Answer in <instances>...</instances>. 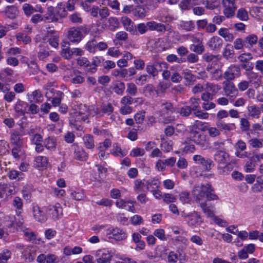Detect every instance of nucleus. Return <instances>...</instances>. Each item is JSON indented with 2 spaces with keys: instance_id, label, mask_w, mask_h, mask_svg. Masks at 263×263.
I'll use <instances>...</instances> for the list:
<instances>
[{
  "instance_id": "1",
  "label": "nucleus",
  "mask_w": 263,
  "mask_h": 263,
  "mask_svg": "<svg viewBox=\"0 0 263 263\" xmlns=\"http://www.w3.org/2000/svg\"><path fill=\"white\" fill-rule=\"evenodd\" d=\"M214 190L209 183L195 185L192 191V195L198 204L218 199V196L213 192Z\"/></svg>"
},
{
  "instance_id": "2",
  "label": "nucleus",
  "mask_w": 263,
  "mask_h": 263,
  "mask_svg": "<svg viewBox=\"0 0 263 263\" xmlns=\"http://www.w3.org/2000/svg\"><path fill=\"white\" fill-rule=\"evenodd\" d=\"M64 17L66 15V12L65 8L62 7L61 5H58L56 8V13L54 8L52 6L48 7L46 13L44 15L43 17L45 21L48 23L56 22L58 21L57 16Z\"/></svg>"
},
{
  "instance_id": "3",
  "label": "nucleus",
  "mask_w": 263,
  "mask_h": 263,
  "mask_svg": "<svg viewBox=\"0 0 263 263\" xmlns=\"http://www.w3.org/2000/svg\"><path fill=\"white\" fill-rule=\"evenodd\" d=\"M190 137L191 140L200 147L205 149L208 147L209 140L205 134L192 129L190 132Z\"/></svg>"
},
{
  "instance_id": "4",
  "label": "nucleus",
  "mask_w": 263,
  "mask_h": 263,
  "mask_svg": "<svg viewBox=\"0 0 263 263\" xmlns=\"http://www.w3.org/2000/svg\"><path fill=\"white\" fill-rule=\"evenodd\" d=\"M106 235L109 238H112L117 241L123 240L127 238L126 232L117 227L109 228L107 229Z\"/></svg>"
},
{
  "instance_id": "5",
  "label": "nucleus",
  "mask_w": 263,
  "mask_h": 263,
  "mask_svg": "<svg viewBox=\"0 0 263 263\" xmlns=\"http://www.w3.org/2000/svg\"><path fill=\"white\" fill-rule=\"evenodd\" d=\"M240 67L236 65H232L223 73V78L225 81H231L240 76Z\"/></svg>"
},
{
  "instance_id": "6",
  "label": "nucleus",
  "mask_w": 263,
  "mask_h": 263,
  "mask_svg": "<svg viewBox=\"0 0 263 263\" xmlns=\"http://www.w3.org/2000/svg\"><path fill=\"white\" fill-rule=\"evenodd\" d=\"M82 28L71 27L67 32V37L69 40L74 43H79L83 39V35L81 32Z\"/></svg>"
},
{
  "instance_id": "7",
  "label": "nucleus",
  "mask_w": 263,
  "mask_h": 263,
  "mask_svg": "<svg viewBox=\"0 0 263 263\" xmlns=\"http://www.w3.org/2000/svg\"><path fill=\"white\" fill-rule=\"evenodd\" d=\"M88 108L84 104H80L79 106V110L71 113V114L73 115V117L75 118L76 121L88 122L89 120H88L87 117Z\"/></svg>"
},
{
  "instance_id": "8",
  "label": "nucleus",
  "mask_w": 263,
  "mask_h": 263,
  "mask_svg": "<svg viewBox=\"0 0 263 263\" xmlns=\"http://www.w3.org/2000/svg\"><path fill=\"white\" fill-rule=\"evenodd\" d=\"M11 204L12 206L15 209L16 215L19 217L17 225L21 226L23 223V219L20 216L23 212V200L20 197L15 196L13 198Z\"/></svg>"
},
{
  "instance_id": "9",
  "label": "nucleus",
  "mask_w": 263,
  "mask_h": 263,
  "mask_svg": "<svg viewBox=\"0 0 263 263\" xmlns=\"http://www.w3.org/2000/svg\"><path fill=\"white\" fill-rule=\"evenodd\" d=\"M222 4L223 7V12L226 17L230 18L234 16L236 10L235 3L230 0H222Z\"/></svg>"
},
{
  "instance_id": "10",
  "label": "nucleus",
  "mask_w": 263,
  "mask_h": 263,
  "mask_svg": "<svg viewBox=\"0 0 263 263\" xmlns=\"http://www.w3.org/2000/svg\"><path fill=\"white\" fill-rule=\"evenodd\" d=\"M222 85L223 92L226 96L232 97L237 95L238 90L234 83L229 81H224Z\"/></svg>"
},
{
  "instance_id": "11",
  "label": "nucleus",
  "mask_w": 263,
  "mask_h": 263,
  "mask_svg": "<svg viewBox=\"0 0 263 263\" xmlns=\"http://www.w3.org/2000/svg\"><path fill=\"white\" fill-rule=\"evenodd\" d=\"M121 22L125 30L132 35H138V32L134 23L130 18L126 16H123L121 18Z\"/></svg>"
},
{
  "instance_id": "12",
  "label": "nucleus",
  "mask_w": 263,
  "mask_h": 263,
  "mask_svg": "<svg viewBox=\"0 0 263 263\" xmlns=\"http://www.w3.org/2000/svg\"><path fill=\"white\" fill-rule=\"evenodd\" d=\"M96 258L97 263H107L111 260L112 255L108 250L102 249L96 252Z\"/></svg>"
},
{
  "instance_id": "13",
  "label": "nucleus",
  "mask_w": 263,
  "mask_h": 263,
  "mask_svg": "<svg viewBox=\"0 0 263 263\" xmlns=\"http://www.w3.org/2000/svg\"><path fill=\"white\" fill-rule=\"evenodd\" d=\"M24 135L22 129L20 131L13 130L11 132L10 142L13 145L16 146L21 147L23 143L22 136Z\"/></svg>"
},
{
  "instance_id": "14",
  "label": "nucleus",
  "mask_w": 263,
  "mask_h": 263,
  "mask_svg": "<svg viewBox=\"0 0 263 263\" xmlns=\"http://www.w3.org/2000/svg\"><path fill=\"white\" fill-rule=\"evenodd\" d=\"M214 159L221 167L228 163L230 160L229 154L222 151H217L214 156Z\"/></svg>"
},
{
  "instance_id": "15",
  "label": "nucleus",
  "mask_w": 263,
  "mask_h": 263,
  "mask_svg": "<svg viewBox=\"0 0 263 263\" xmlns=\"http://www.w3.org/2000/svg\"><path fill=\"white\" fill-rule=\"evenodd\" d=\"M223 45L222 40L217 36H214L210 38L207 43V46L212 50H219Z\"/></svg>"
},
{
  "instance_id": "16",
  "label": "nucleus",
  "mask_w": 263,
  "mask_h": 263,
  "mask_svg": "<svg viewBox=\"0 0 263 263\" xmlns=\"http://www.w3.org/2000/svg\"><path fill=\"white\" fill-rule=\"evenodd\" d=\"M0 190L7 195H12L16 194L18 191V187L15 185L14 183H1L0 184Z\"/></svg>"
},
{
  "instance_id": "17",
  "label": "nucleus",
  "mask_w": 263,
  "mask_h": 263,
  "mask_svg": "<svg viewBox=\"0 0 263 263\" xmlns=\"http://www.w3.org/2000/svg\"><path fill=\"white\" fill-rule=\"evenodd\" d=\"M194 161L198 164L202 165L204 170L210 171L211 169L212 161L210 159H205L201 155H195L193 157Z\"/></svg>"
},
{
  "instance_id": "18",
  "label": "nucleus",
  "mask_w": 263,
  "mask_h": 263,
  "mask_svg": "<svg viewBox=\"0 0 263 263\" xmlns=\"http://www.w3.org/2000/svg\"><path fill=\"white\" fill-rule=\"evenodd\" d=\"M166 63L156 62L153 65H147L146 67L147 72L155 77L158 75V71L161 70L162 66L165 67Z\"/></svg>"
},
{
  "instance_id": "19",
  "label": "nucleus",
  "mask_w": 263,
  "mask_h": 263,
  "mask_svg": "<svg viewBox=\"0 0 263 263\" xmlns=\"http://www.w3.org/2000/svg\"><path fill=\"white\" fill-rule=\"evenodd\" d=\"M241 67L246 70V74L251 81H252L254 79L258 80V75L252 71L253 68V64L252 63L249 62L241 64Z\"/></svg>"
},
{
  "instance_id": "20",
  "label": "nucleus",
  "mask_w": 263,
  "mask_h": 263,
  "mask_svg": "<svg viewBox=\"0 0 263 263\" xmlns=\"http://www.w3.org/2000/svg\"><path fill=\"white\" fill-rule=\"evenodd\" d=\"M35 248L32 246H26L22 251L24 258L29 262L32 261L34 259V254Z\"/></svg>"
},
{
  "instance_id": "21",
  "label": "nucleus",
  "mask_w": 263,
  "mask_h": 263,
  "mask_svg": "<svg viewBox=\"0 0 263 263\" xmlns=\"http://www.w3.org/2000/svg\"><path fill=\"white\" fill-rule=\"evenodd\" d=\"M173 111L174 108L172 104L170 102H165L162 103L160 110L156 111L155 114L158 115L159 117H163L165 114H167L170 112H173Z\"/></svg>"
},
{
  "instance_id": "22",
  "label": "nucleus",
  "mask_w": 263,
  "mask_h": 263,
  "mask_svg": "<svg viewBox=\"0 0 263 263\" xmlns=\"http://www.w3.org/2000/svg\"><path fill=\"white\" fill-rule=\"evenodd\" d=\"M32 211L34 218L38 221L43 222L46 220V216L37 205L33 206Z\"/></svg>"
},
{
  "instance_id": "23",
  "label": "nucleus",
  "mask_w": 263,
  "mask_h": 263,
  "mask_svg": "<svg viewBox=\"0 0 263 263\" xmlns=\"http://www.w3.org/2000/svg\"><path fill=\"white\" fill-rule=\"evenodd\" d=\"M48 211L53 219H58L62 215V208L59 203H56L54 205L48 206Z\"/></svg>"
},
{
  "instance_id": "24",
  "label": "nucleus",
  "mask_w": 263,
  "mask_h": 263,
  "mask_svg": "<svg viewBox=\"0 0 263 263\" xmlns=\"http://www.w3.org/2000/svg\"><path fill=\"white\" fill-rule=\"evenodd\" d=\"M116 205L119 208H126L128 211L134 212L135 208L133 203L130 201L120 199L116 202Z\"/></svg>"
},
{
  "instance_id": "25",
  "label": "nucleus",
  "mask_w": 263,
  "mask_h": 263,
  "mask_svg": "<svg viewBox=\"0 0 263 263\" xmlns=\"http://www.w3.org/2000/svg\"><path fill=\"white\" fill-rule=\"evenodd\" d=\"M132 239L136 245V248L140 250H142L145 248V243L141 240V236L139 233L137 232L134 233L132 234Z\"/></svg>"
},
{
  "instance_id": "26",
  "label": "nucleus",
  "mask_w": 263,
  "mask_h": 263,
  "mask_svg": "<svg viewBox=\"0 0 263 263\" xmlns=\"http://www.w3.org/2000/svg\"><path fill=\"white\" fill-rule=\"evenodd\" d=\"M147 26L151 30H156L159 32H164L166 30L165 26L161 23H158L154 21L148 22Z\"/></svg>"
},
{
  "instance_id": "27",
  "label": "nucleus",
  "mask_w": 263,
  "mask_h": 263,
  "mask_svg": "<svg viewBox=\"0 0 263 263\" xmlns=\"http://www.w3.org/2000/svg\"><path fill=\"white\" fill-rule=\"evenodd\" d=\"M247 111L249 117L256 119H258L261 114L260 109L254 105L248 106Z\"/></svg>"
},
{
  "instance_id": "28",
  "label": "nucleus",
  "mask_w": 263,
  "mask_h": 263,
  "mask_svg": "<svg viewBox=\"0 0 263 263\" xmlns=\"http://www.w3.org/2000/svg\"><path fill=\"white\" fill-rule=\"evenodd\" d=\"M218 34L222 37L226 42H231L234 39L233 34L230 32L228 29L221 28L218 30Z\"/></svg>"
},
{
  "instance_id": "29",
  "label": "nucleus",
  "mask_w": 263,
  "mask_h": 263,
  "mask_svg": "<svg viewBox=\"0 0 263 263\" xmlns=\"http://www.w3.org/2000/svg\"><path fill=\"white\" fill-rule=\"evenodd\" d=\"M37 9L34 8L31 5L29 4L25 3L23 6V9L25 14L29 16L34 12H39L40 13L43 12V10L41 7H37Z\"/></svg>"
},
{
  "instance_id": "30",
  "label": "nucleus",
  "mask_w": 263,
  "mask_h": 263,
  "mask_svg": "<svg viewBox=\"0 0 263 263\" xmlns=\"http://www.w3.org/2000/svg\"><path fill=\"white\" fill-rule=\"evenodd\" d=\"M28 97L30 103H39L41 102L43 96L40 90H35L28 95Z\"/></svg>"
},
{
  "instance_id": "31",
  "label": "nucleus",
  "mask_w": 263,
  "mask_h": 263,
  "mask_svg": "<svg viewBox=\"0 0 263 263\" xmlns=\"http://www.w3.org/2000/svg\"><path fill=\"white\" fill-rule=\"evenodd\" d=\"M74 75L71 74L72 78L70 80L71 83L73 84H81L84 83L85 78L80 74V72L78 71L73 70Z\"/></svg>"
},
{
  "instance_id": "32",
  "label": "nucleus",
  "mask_w": 263,
  "mask_h": 263,
  "mask_svg": "<svg viewBox=\"0 0 263 263\" xmlns=\"http://www.w3.org/2000/svg\"><path fill=\"white\" fill-rule=\"evenodd\" d=\"M48 164V160L44 156H38L35 158L34 165L38 168L46 167Z\"/></svg>"
},
{
  "instance_id": "33",
  "label": "nucleus",
  "mask_w": 263,
  "mask_h": 263,
  "mask_svg": "<svg viewBox=\"0 0 263 263\" xmlns=\"http://www.w3.org/2000/svg\"><path fill=\"white\" fill-rule=\"evenodd\" d=\"M85 146L88 149H92L95 147L93 136L91 135H86L83 137Z\"/></svg>"
},
{
  "instance_id": "34",
  "label": "nucleus",
  "mask_w": 263,
  "mask_h": 263,
  "mask_svg": "<svg viewBox=\"0 0 263 263\" xmlns=\"http://www.w3.org/2000/svg\"><path fill=\"white\" fill-rule=\"evenodd\" d=\"M186 221L189 226H196L199 224L201 222V218L196 213L191 214L189 219Z\"/></svg>"
},
{
  "instance_id": "35",
  "label": "nucleus",
  "mask_w": 263,
  "mask_h": 263,
  "mask_svg": "<svg viewBox=\"0 0 263 263\" xmlns=\"http://www.w3.org/2000/svg\"><path fill=\"white\" fill-rule=\"evenodd\" d=\"M245 43L246 47H252L253 45L256 44L258 42V37L255 34H250L247 36L245 39Z\"/></svg>"
},
{
  "instance_id": "36",
  "label": "nucleus",
  "mask_w": 263,
  "mask_h": 263,
  "mask_svg": "<svg viewBox=\"0 0 263 263\" xmlns=\"http://www.w3.org/2000/svg\"><path fill=\"white\" fill-rule=\"evenodd\" d=\"M125 88V84L121 81H117L113 88L114 91L117 95H122Z\"/></svg>"
},
{
  "instance_id": "37",
  "label": "nucleus",
  "mask_w": 263,
  "mask_h": 263,
  "mask_svg": "<svg viewBox=\"0 0 263 263\" xmlns=\"http://www.w3.org/2000/svg\"><path fill=\"white\" fill-rule=\"evenodd\" d=\"M5 13L7 17L14 18L17 13V9L14 6H8L5 11Z\"/></svg>"
},
{
  "instance_id": "38",
  "label": "nucleus",
  "mask_w": 263,
  "mask_h": 263,
  "mask_svg": "<svg viewBox=\"0 0 263 263\" xmlns=\"http://www.w3.org/2000/svg\"><path fill=\"white\" fill-rule=\"evenodd\" d=\"M65 45H62L63 47L61 50V54L62 57L67 60H70L72 58V51L69 46H66V43H65Z\"/></svg>"
},
{
  "instance_id": "39",
  "label": "nucleus",
  "mask_w": 263,
  "mask_h": 263,
  "mask_svg": "<svg viewBox=\"0 0 263 263\" xmlns=\"http://www.w3.org/2000/svg\"><path fill=\"white\" fill-rule=\"evenodd\" d=\"M44 145L48 149H54L57 145L56 140L53 137H48L45 140Z\"/></svg>"
},
{
  "instance_id": "40",
  "label": "nucleus",
  "mask_w": 263,
  "mask_h": 263,
  "mask_svg": "<svg viewBox=\"0 0 263 263\" xmlns=\"http://www.w3.org/2000/svg\"><path fill=\"white\" fill-rule=\"evenodd\" d=\"M107 22L108 23V27L111 31H115L117 28L119 27V22L117 17H109Z\"/></svg>"
},
{
  "instance_id": "41",
  "label": "nucleus",
  "mask_w": 263,
  "mask_h": 263,
  "mask_svg": "<svg viewBox=\"0 0 263 263\" xmlns=\"http://www.w3.org/2000/svg\"><path fill=\"white\" fill-rule=\"evenodd\" d=\"M220 86L217 84H214L209 82H206L205 84V90L209 92L211 91L215 94L220 89Z\"/></svg>"
},
{
  "instance_id": "42",
  "label": "nucleus",
  "mask_w": 263,
  "mask_h": 263,
  "mask_svg": "<svg viewBox=\"0 0 263 263\" xmlns=\"http://www.w3.org/2000/svg\"><path fill=\"white\" fill-rule=\"evenodd\" d=\"M236 16L242 21H247L249 20L248 13L243 8H241L238 10Z\"/></svg>"
},
{
  "instance_id": "43",
  "label": "nucleus",
  "mask_w": 263,
  "mask_h": 263,
  "mask_svg": "<svg viewBox=\"0 0 263 263\" xmlns=\"http://www.w3.org/2000/svg\"><path fill=\"white\" fill-rule=\"evenodd\" d=\"M200 208L203 211L204 214L209 217H212L214 216V212L213 211L210 209L209 206H207L206 201H204L203 202L199 203Z\"/></svg>"
},
{
  "instance_id": "44",
  "label": "nucleus",
  "mask_w": 263,
  "mask_h": 263,
  "mask_svg": "<svg viewBox=\"0 0 263 263\" xmlns=\"http://www.w3.org/2000/svg\"><path fill=\"white\" fill-rule=\"evenodd\" d=\"M23 173L15 170H12L8 173V177L11 180L18 179V180H22L23 177Z\"/></svg>"
},
{
  "instance_id": "45",
  "label": "nucleus",
  "mask_w": 263,
  "mask_h": 263,
  "mask_svg": "<svg viewBox=\"0 0 263 263\" xmlns=\"http://www.w3.org/2000/svg\"><path fill=\"white\" fill-rule=\"evenodd\" d=\"M180 27L186 31L193 30L195 28L194 23L192 21H182L180 24Z\"/></svg>"
},
{
  "instance_id": "46",
  "label": "nucleus",
  "mask_w": 263,
  "mask_h": 263,
  "mask_svg": "<svg viewBox=\"0 0 263 263\" xmlns=\"http://www.w3.org/2000/svg\"><path fill=\"white\" fill-rule=\"evenodd\" d=\"M11 252L8 249L4 250L0 253V263H7V261L11 258Z\"/></svg>"
},
{
  "instance_id": "47",
  "label": "nucleus",
  "mask_w": 263,
  "mask_h": 263,
  "mask_svg": "<svg viewBox=\"0 0 263 263\" xmlns=\"http://www.w3.org/2000/svg\"><path fill=\"white\" fill-rule=\"evenodd\" d=\"M75 158L81 161H85L87 158V154L82 148H78L74 152Z\"/></svg>"
},
{
  "instance_id": "48",
  "label": "nucleus",
  "mask_w": 263,
  "mask_h": 263,
  "mask_svg": "<svg viewBox=\"0 0 263 263\" xmlns=\"http://www.w3.org/2000/svg\"><path fill=\"white\" fill-rule=\"evenodd\" d=\"M97 47V41L95 39L89 41L85 46L86 49L90 53H95Z\"/></svg>"
},
{
  "instance_id": "49",
  "label": "nucleus",
  "mask_w": 263,
  "mask_h": 263,
  "mask_svg": "<svg viewBox=\"0 0 263 263\" xmlns=\"http://www.w3.org/2000/svg\"><path fill=\"white\" fill-rule=\"evenodd\" d=\"M250 127V123L248 119L242 118L240 119V128L242 132L248 131Z\"/></svg>"
},
{
  "instance_id": "50",
  "label": "nucleus",
  "mask_w": 263,
  "mask_h": 263,
  "mask_svg": "<svg viewBox=\"0 0 263 263\" xmlns=\"http://www.w3.org/2000/svg\"><path fill=\"white\" fill-rule=\"evenodd\" d=\"M133 13L136 17L143 18L145 16L146 10L144 7L139 6L135 8Z\"/></svg>"
},
{
  "instance_id": "51",
  "label": "nucleus",
  "mask_w": 263,
  "mask_h": 263,
  "mask_svg": "<svg viewBox=\"0 0 263 263\" xmlns=\"http://www.w3.org/2000/svg\"><path fill=\"white\" fill-rule=\"evenodd\" d=\"M222 54L227 60L232 58L234 54V51L232 47H231L229 45H227L223 50Z\"/></svg>"
},
{
  "instance_id": "52",
  "label": "nucleus",
  "mask_w": 263,
  "mask_h": 263,
  "mask_svg": "<svg viewBox=\"0 0 263 263\" xmlns=\"http://www.w3.org/2000/svg\"><path fill=\"white\" fill-rule=\"evenodd\" d=\"M69 20L74 24H81L83 22V18L79 13H73L69 16Z\"/></svg>"
},
{
  "instance_id": "53",
  "label": "nucleus",
  "mask_w": 263,
  "mask_h": 263,
  "mask_svg": "<svg viewBox=\"0 0 263 263\" xmlns=\"http://www.w3.org/2000/svg\"><path fill=\"white\" fill-rule=\"evenodd\" d=\"M217 126L218 128L227 131L232 130L235 128L234 124H227L223 122H217Z\"/></svg>"
},
{
  "instance_id": "54",
  "label": "nucleus",
  "mask_w": 263,
  "mask_h": 263,
  "mask_svg": "<svg viewBox=\"0 0 263 263\" xmlns=\"http://www.w3.org/2000/svg\"><path fill=\"white\" fill-rule=\"evenodd\" d=\"M102 111L103 115L107 114L108 115H110L114 111V108L112 104L110 103L106 104H103L101 106Z\"/></svg>"
},
{
  "instance_id": "55",
  "label": "nucleus",
  "mask_w": 263,
  "mask_h": 263,
  "mask_svg": "<svg viewBox=\"0 0 263 263\" xmlns=\"http://www.w3.org/2000/svg\"><path fill=\"white\" fill-rule=\"evenodd\" d=\"M126 92L131 96H135L137 93V87L134 83L127 84Z\"/></svg>"
},
{
  "instance_id": "56",
  "label": "nucleus",
  "mask_w": 263,
  "mask_h": 263,
  "mask_svg": "<svg viewBox=\"0 0 263 263\" xmlns=\"http://www.w3.org/2000/svg\"><path fill=\"white\" fill-rule=\"evenodd\" d=\"M190 49L197 54H201L204 51V47L202 44H192L191 45Z\"/></svg>"
},
{
  "instance_id": "57",
  "label": "nucleus",
  "mask_w": 263,
  "mask_h": 263,
  "mask_svg": "<svg viewBox=\"0 0 263 263\" xmlns=\"http://www.w3.org/2000/svg\"><path fill=\"white\" fill-rule=\"evenodd\" d=\"M252 59L253 57L250 53H242L238 57V59L242 64L249 63V61Z\"/></svg>"
},
{
  "instance_id": "58",
  "label": "nucleus",
  "mask_w": 263,
  "mask_h": 263,
  "mask_svg": "<svg viewBox=\"0 0 263 263\" xmlns=\"http://www.w3.org/2000/svg\"><path fill=\"white\" fill-rule=\"evenodd\" d=\"M111 153L114 155L121 157H123L126 154L125 152L122 151L121 148L116 143L113 145Z\"/></svg>"
},
{
  "instance_id": "59",
  "label": "nucleus",
  "mask_w": 263,
  "mask_h": 263,
  "mask_svg": "<svg viewBox=\"0 0 263 263\" xmlns=\"http://www.w3.org/2000/svg\"><path fill=\"white\" fill-rule=\"evenodd\" d=\"M208 126L206 125L205 123L202 122L201 121L196 120L194 123V124L192 126V128L194 130V129H201L202 131L206 130Z\"/></svg>"
},
{
  "instance_id": "60",
  "label": "nucleus",
  "mask_w": 263,
  "mask_h": 263,
  "mask_svg": "<svg viewBox=\"0 0 263 263\" xmlns=\"http://www.w3.org/2000/svg\"><path fill=\"white\" fill-rule=\"evenodd\" d=\"M263 139L253 138L249 141V143L253 148H260L262 147Z\"/></svg>"
},
{
  "instance_id": "61",
  "label": "nucleus",
  "mask_w": 263,
  "mask_h": 263,
  "mask_svg": "<svg viewBox=\"0 0 263 263\" xmlns=\"http://www.w3.org/2000/svg\"><path fill=\"white\" fill-rule=\"evenodd\" d=\"M153 234L161 240L165 241L167 238L165 236L164 230L162 229H158L154 231Z\"/></svg>"
},
{
  "instance_id": "62",
  "label": "nucleus",
  "mask_w": 263,
  "mask_h": 263,
  "mask_svg": "<svg viewBox=\"0 0 263 263\" xmlns=\"http://www.w3.org/2000/svg\"><path fill=\"white\" fill-rule=\"evenodd\" d=\"M134 184V190L136 192L138 193L143 191L145 184L142 180L137 179L135 181Z\"/></svg>"
},
{
  "instance_id": "63",
  "label": "nucleus",
  "mask_w": 263,
  "mask_h": 263,
  "mask_svg": "<svg viewBox=\"0 0 263 263\" xmlns=\"http://www.w3.org/2000/svg\"><path fill=\"white\" fill-rule=\"evenodd\" d=\"M233 46L236 50L242 49L244 46H246L245 40H243L241 38H237L234 41Z\"/></svg>"
},
{
  "instance_id": "64",
  "label": "nucleus",
  "mask_w": 263,
  "mask_h": 263,
  "mask_svg": "<svg viewBox=\"0 0 263 263\" xmlns=\"http://www.w3.org/2000/svg\"><path fill=\"white\" fill-rule=\"evenodd\" d=\"M167 259L168 263H176L179 259L176 253L171 251L168 254Z\"/></svg>"
}]
</instances>
